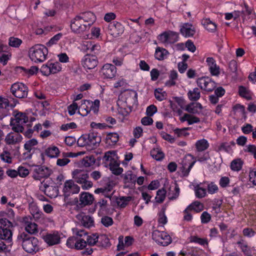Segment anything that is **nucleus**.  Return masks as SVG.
Instances as JSON below:
<instances>
[{"label": "nucleus", "instance_id": "33", "mask_svg": "<svg viewBox=\"0 0 256 256\" xmlns=\"http://www.w3.org/2000/svg\"><path fill=\"white\" fill-rule=\"evenodd\" d=\"M168 54V51L166 49L158 47L156 50L154 56L156 59L161 60H164Z\"/></svg>", "mask_w": 256, "mask_h": 256}, {"label": "nucleus", "instance_id": "1", "mask_svg": "<svg viewBox=\"0 0 256 256\" xmlns=\"http://www.w3.org/2000/svg\"><path fill=\"white\" fill-rule=\"evenodd\" d=\"M18 240L22 244V248L28 253H36L39 249L38 238L30 236L24 232L18 235Z\"/></svg>", "mask_w": 256, "mask_h": 256}, {"label": "nucleus", "instance_id": "31", "mask_svg": "<svg viewBox=\"0 0 256 256\" xmlns=\"http://www.w3.org/2000/svg\"><path fill=\"white\" fill-rule=\"evenodd\" d=\"M110 169L112 173L115 175H119L122 174L123 169L120 167L119 162L116 160L115 162L112 163L110 162L109 164Z\"/></svg>", "mask_w": 256, "mask_h": 256}, {"label": "nucleus", "instance_id": "39", "mask_svg": "<svg viewBox=\"0 0 256 256\" xmlns=\"http://www.w3.org/2000/svg\"><path fill=\"white\" fill-rule=\"evenodd\" d=\"M119 139V136L117 133H110L106 136V142L110 144H116Z\"/></svg>", "mask_w": 256, "mask_h": 256}, {"label": "nucleus", "instance_id": "42", "mask_svg": "<svg viewBox=\"0 0 256 256\" xmlns=\"http://www.w3.org/2000/svg\"><path fill=\"white\" fill-rule=\"evenodd\" d=\"M195 195L196 198H202L206 196V190L205 188L200 187L198 185L194 187Z\"/></svg>", "mask_w": 256, "mask_h": 256}, {"label": "nucleus", "instance_id": "14", "mask_svg": "<svg viewBox=\"0 0 256 256\" xmlns=\"http://www.w3.org/2000/svg\"><path fill=\"white\" fill-rule=\"evenodd\" d=\"M86 136L88 144V148H94L98 146L101 142L100 136L96 133L92 132L88 134H86Z\"/></svg>", "mask_w": 256, "mask_h": 256}, {"label": "nucleus", "instance_id": "61", "mask_svg": "<svg viewBox=\"0 0 256 256\" xmlns=\"http://www.w3.org/2000/svg\"><path fill=\"white\" fill-rule=\"evenodd\" d=\"M22 124L15 123V122H11V126H12V130L15 132V133L22 132L24 130V127L22 126Z\"/></svg>", "mask_w": 256, "mask_h": 256}, {"label": "nucleus", "instance_id": "45", "mask_svg": "<svg viewBox=\"0 0 256 256\" xmlns=\"http://www.w3.org/2000/svg\"><path fill=\"white\" fill-rule=\"evenodd\" d=\"M136 180V177H124V182L126 187L132 188L134 186Z\"/></svg>", "mask_w": 256, "mask_h": 256}, {"label": "nucleus", "instance_id": "57", "mask_svg": "<svg viewBox=\"0 0 256 256\" xmlns=\"http://www.w3.org/2000/svg\"><path fill=\"white\" fill-rule=\"evenodd\" d=\"M22 41L16 38L10 37L9 38L8 44L12 47L17 48L18 47L22 44Z\"/></svg>", "mask_w": 256, "mask_h": 256}, {"label": "nucleus", "instance_id": "35", "mask_svg": "<svg viewBox=\"0 0 256 256\" xmlns=\"http://www.w3.org/2000/svg\"><path fill=\"white\" fill-rule=\"evenodd\" d=\"M15 123L24 124L28 121V118L25 113L18 112L15 116Z\"/></svg>", "mask_w": 256, "mask_h": 256}, {"label": "nucleus", "instance_id": "56", "mask_svg": "<svg viewBox=\"0 0 256 256\" xmlns=\"http://www.w3.org/2000/svg\"><path fill=\"white\" fill-rule=\"evenodd\" d=\"M86 46H87L88 50L94 52L95 54L98 53L100 48L99 45L93 44L91 42H86Z\"/></svg>", "mask_w": 256, "mask_h": 256}, {"label": "nucleus", "instance_id": "29", "mask_svg": "<svg viewBox=\"0 0 256 256\" xmlns=\"http://www.w3.org/2000/svg\"><path fill=\"white\" fill-rule=\"evenodd\" d=\"M136 96V94L133 91H128L120 94L119 96V99H121L122 101L128 104Z\"/></svg>", "mask_w": 256, "mask_h": 256}, {"label": "nucleus", "instance_id": "55", "mask_svg": "<svg viewBox=\"0 0 256 256\" xmlns=\"http://www.w3.org/2000/svg\"><path fill=\"white\" fill-rule=\"evenodd\" d=\"M238 244L240 246V249L246 256H251V250L246 244L242 243L240 242H238Z\"/></svg>", "mask_w": 256, "mask_h": 256}, {"label": "nucleus", "instance_id": "47", "mask_svg": "<svg viewBox=\"0 0 256 256\" xmlns=\"http://www.w3.org/2000/svg\"><path fill=\"white\" fill-rule=\"evenodd\" d=\"M95 158L92 156H88L84 157L82 161V164L85 167H88L94 164L95 162Z\"/></svg>", "mask_w": 256, "mask_h": 256}, {"label": "nucleus", "instance_id": "13", "mask_svg": "<svg viewBox=\"0 0 256 256\" xmlns=\"http://www.w3.org/2000/svg\"><path fill=\"white\" fill-rule=\"evenodd\" d=\"M79 205L84 207L91 205L94 200V196L88 192H82L79 196Z\"/></svg>", "mask_w": 256, "mask_h": 256}, {"label": "nucleus", "instance_id": "64", "mask_svg": "<svg viewBox=\"0 0 256 256\" xmlns=\"http://www.w3.org/2000/svg\"><path fill=\"white\" fill-rule=\"evenodd\" d=\"M78 144L80 146H86L88 148V144L87 142V138L86 134L82 135L78 140Z\"/></svg>", "mask_w": 256, "mask_h": 256}, {"label": "nucleus", "instance_id": "23", "mask_svg": "<svg viewBox=\"0 0 256 256\" xmlns=\"http://www.w3.org/2000/svg\"><path fill=\"white\" fill-rule=\"evenodd\" d=\"M209 70L212 76H218L220 74V67L217 66L216 60L212 58H208L206 60Z\"/></svg>", "mask_w": 256, "mask_h": 256}, {"label": "nucleus", "instance_id": "36", "mask_svg": "<svg viewBox=\"0 0 256 256\" xmlns=\"http://www.w3.org/2000/svg\"><path fill=\"white\" fill-rule=\"evenodd\" d=\"M86 246V240L83 237L78 236L76 235V240L74 247L77 250H82Z\"/></svg>", "mask_w": 256, "mask_h": 256}, {"label": "nucleus", "instance_id": "44", "mask_svg": "<svg viewBox=\"0 0 256 256\" xmlns=\"http://www.w3.org/2000/svg\"><path fill=\"white\" fill-rule=\"evenodd\" d=\"M0 159L4 162L10 164L12 162V158L10 154L7 150L4 151L0 154Z\"/></svg>", "mask_w": 256, "mask_h": 256}, {"label": "nucleus", "instance_id": "21", "mask_svg": "<svg viewBox=\"0 0 256 256\" xmlns=\"http://www.w3.org/2000/svg\"><path fill=\"white\" fill-rule=\"evenodd\" d=\"M93 106L92 102L88 100H83L79 107L78 112L83 116H86L92 110Z\"/></svg>", "mask_w": 256, "mask_h": 256}, {"label": "nucleus", "instance_id": "51", "mask_svg": "<svg viewBox=\"0 0 256 256\" xmlns=\"http://www.w3.org/2000/svg\"><path fill=\"white\" fill-rule=\"evenodd\" d=\"M38 144L37 140L32 138L27 141L24 145V148L28 151V152H30L33 146H36Z\"/></svg>", "mask_w": 256, "mask_h": 256}, {"label": "nucleus", "instance_id": "40", "mask_svg": "<svg viewBox=\"0 0 256 256\" xmlns=\"http://www.w3.org/2000/svg\"><path fill=\"white\" fill-rule=\"evenodd\" d=\"M188 208L190 210H194L196 212H199L203 210L204 205L201 202L196 201L190 204Z\"/></svg>", "mask_w": 256, "mask_h": 256}, {"label": "nucleus", "instance_id": "8", "mask_svg": "<svg viewBox=\"0 0 256 256\" xmlns=\"http://www.w3.org/2000/svg\"><path fill=\"white\" fill-rule=\"evenodd\" d=\"M80 191V187L76 184L73 180H66L63 188L64 195L68 197L72 194H78Z\"/></svg>", "mask_w": 256, "mask_h": 256}, {"label": "nucleus", "instance_id": "16", "mask_svg": "<svg viewBox=\"0 0 256 256\" xmlns=\"http://www.w3.org/2000/svg\"><path fill=\"white\" fill-rule=\"evenodd\" d=\"M97 58L94 56L87 55L84 58L82 64L86 70L94 68L98 64Z\"/></svg>", "mask_w": 256, "mask_h": 256}, {"label": "nucleus", "instance_id": "53", "mask_svg": "<svg viewBox=\"0 0 256 256\" xmlns=\"http://www.w3.org/2000/svg\"><path fill=\"white\" fill-rule=\"evenodd\" d=\"M51 74H56L62 70V67L58 62L52 63L50 62Z\"/></svg>", "mask_w": 256, "mask_h": 256}, {"label": "nucleus", "instance_id": "11", "mask_svg": "<svg viewBox=\"0 0 256 256\" xmlns=\"http://www.w3.org/2000/svg\"><path fill=\"white\" fill-rule=\"evenodd\" d=\"M73 232L78 236L83 237L86 240V244H88L90 246H94L98 242V236H96V234L88 236L87 232L82 230L74 228Z\"/></svg>", "mask_w": 256, "mask_h": 256}, {"label": "nucleus", "instance_id": "9", "mask_svg": "<svg viewBox=\"0 0 256 256\" xmlns=\"http://www.w3.org/2000/svg\"><path fill=\"white\" fill-rule=\"evenodd\" d=\"M70 27L72 31L76 33H80L89 29L78 15L72 20Z\"/></svg>", "mask_w": 256, "mask_h": 256}, {"label": "nucleus", "instance_id": "52", "mask_svg": "<svg viewBox=\"0 0 256 256\" xmlns=\"http://www.w3.org/2000/svg\"><path fill=\"white\" fill-rule=\"evenodd\" d=\"M190 241L192 242L198 244L201 246H205L208 244V242L206 238H202L196 236H192Z\"/></svg>", "mask_w": 256, "mask_h": 256}, {"label": "nucleus", "instance_id": "50", "mask_svg": "<svg viewBox=\"0 0 256 256\" xmlns=\"http://www.w3.org/2000/svg\"><path fill=\"white\" fill-rule=\"evenodd\" d=\"M97 242L103 247H106L110 246L109 239L104 234L98 236V240Z\"/></svg>", "mask_w": 256, "mask_h": 256}, {"label": "nucleus", "instance_id": "48", "mask_svg": "<svg viewBox=\"0 0 256 256\" xmlns=\"http://www.w3.org/2000/svg\"><path fill=\"white\" fill-rule=\"evenodd\" d=\"M78 182L81 184L83 190H88L92 186V182L88 180L83 178L80 179Z\"/></svg>", "mask_w": 256, "mask_h": 256}, {"label": "nucleus", "instance_id": "38", "mask_svg": "<svg viewBox=\"0 0 256 256\" xmlns=\"http://www.w3.org/2000/svg\"><path fill=\"white\" fill-rule=\"evenodd\" d=\"M12 244L8 243L6 241L0 240V252L6 254L10 252Z\"/></svg>", "mask_w": 256, "mask_h": 256}, {"label": "nucleus", "instance_id": "2", "mask_svg": "<svg viewBox=\"0 0 256 256\" xmlns=\"http://www.w3.org/2000/svg\"><path fill=\"white\" fill-rule=\"evenodd\" d=\"M48 54V49L42 44L35 45L29 50V56L35 62H44L46 59Z\"/></svg>", "mask_w": 256, "mask_h": 256}, {"label": "nucleus", "instance_id": "49", "mask_svg": "<svg viewBox=\"0 0 256 256\" xmlns=\"http://www.w3.org/2000/svg\"><path fill=\"white\" fill-rule=\"evenodd\" d=\"M207 190L208 194H213L218 191V186L214 182H210L207 185Z\"/></svg>", "mask_w": 256, "mask_h": 256}, {"label": "nucleus", "instance_id": "43", "mask_svg": "<svg viewBox=\"0 0 256 256\" xmlns=\"http://www.w3.org/2000/svg\"><path fill=\"white\" fill-rule=\"evenodd\" d=\"M242 161L240 159L234 160L231 162V168L233 170L238 171L242 168Z\"/></svg>", "mask_w": 256, "mask_h": 256}, {"label": "nucleus", "instance_id": "25", "mask_svg": "<svg viewBox=\"0 0 256 256\" xmlns=\"http://www.w3.org/2000/svg\"><path fill=\"white\" fill-rule=\"evenodd\" d=\"M202 106L200 103L198 102H191L186 105L185 108V110L192 114H198L201 112Z\"/></svg>", "mask_w": 256, "mask_h": 256}, {"label": "nucleus", "instance_id": "7", "mask_svg": "<svg viewBox=\"0 0 256 256\" xmlns=\"http://www.w3.org/2000/svg\"><path fill=\"white\" fill-rule=\"evenodd\" d=\"M197 84L201 89L212 92L216 87V84L208 77H202L198 79Z\"/></svg>", "mask_w": 256, "mask_h": 256}, {"label": "nucleus", "instance_id": "30", "mask_svg": "<svg viewBox=\"0 0 256 256\" xmlns=\"http://www.w3.org/2000/svg\"><path fill=\"white\" fill-rule=\"evenodd\" d=\"M202 24L204 27L210 32H214L216 30V26L215 23L211 21L209 18L202 20Z\"/></svg>", "mask_w": 256, "mask_h": 256}, {"label": "nucleus", "instance_id": "26", "mask_svg": "<svg viewBox=\"0 0 256 256\" xmlns=\"http://www.w3.org/2000/svg\"><path fill=\"white\" fill-rule=\"evenodd\" d=\"M158 236L160 238L156 240L158 244L162 246H167L172 242V239L170 236L165 232H158Z\"/></svg>", "mask_w": 256, "mask_h": 256}, {"label": "nucleus", "instance_id": "46", "mask_svg": "<svg viewBox=\"0 0 256 256\" xmlns=\"http://www.w3.org/2000/svg\"><path fill=\"white\" fill-rule=\"evenodd\" d=\"M131 200L132 198L130 196L121 197L117 200L118 205L121 208H124Z\"/></svg>", "mask_w": 256, "mask_h": 256}, {"label": "nucleus", "instance_id": "24", "mask_svg": "<svg viewBox=\"0 0 256 256\" xmlns=\"http://www.w3.org/2000/svg\"><path fill=\"white\" fill-rule=\"evenodd\" d=\"M22 139V136L20 134L10 132L6 135L4 140L8 144H14L20 142Z\"/></svg>", "mask_w": 256, "mask_h": 256}, {"label": "nucleus", "instance_id": "58", "mask_svg": "<svg viewBox=\"0 0 256 256\" xmlns=\"http://www.w3.org/2000/svg\"><path fill=\"white\" fill-rule=\"evenodd\" d=\"M151 154L152 156L156 160H161L164 157V154L162 152H160L158 148L154 149L151 152Z\"/></svg>", "mask_w": 256, "mask_h": 256}, {"label": "nucleus", "instance_id": "15", "mask_svg": "<svg viewBox=\"0 0 256 256\" xmlns=\"http://www.w3.org/2000/svg\"><path fill=\"white\" fill-rule=\"evenodd\" d=\"M76 218L81 224L86 228H90L94 225V219L84 213H80L76 216Z\"/></svg>", "mask_w": 256, "mask_h": 256}, {"label": "nucleus", "instance_id": "37", "mask_svg": "<svg viewBox=\"0 0 256 256\" xmlns=\"http://www.w3.org/2000/svg\"><path fill=\"white\" fill-rule=\"evenodd\" d=\"M209 146L208 141L204 139L198 140L196 143V146L197 150L199 152H202L208 148Z\"/></svg>", "mask_w": 256, "mask_h": 256}, {"label": "nucleus", "instance_id": "32", "mask_svg": "<svg viewBox=\"0 0 256 256\" xmlns=\"http://www.w3.org/2000/svg\"><path fill=\"white\" fill-rule=\"evenodd\" d=\"M188 96L190 100L196 101L200 98V91L198 88H194L188 92Z\"/></svg>", "mask_w": 256, "mask_h": 256}, {"label": "nucleus", "instance_id": "27", "mask_svg": "<svg viewBox=\"0 0 256 256\" xmlns=\"http://www.w3.org/2000/svg\"><path fill=\"white\" fill-rule=\"evenodd\" d=\"M8 176H27L29 174V170L24 166H19L18 171L16 170H8L6 172Z\"/></svg>", "mask_w": 256, "mask_h": 256}, {"label": "nucleus", "instance_id": "54", "mask_svg": "<svg viewBox=\"0 0 256 256\" xmlns=\"http://www.w3.org/2000/svg\"><path fill=\"white\" fill-rule=\"evenodd\" d=\"M190 128H176L174 130V132L178 137L186 136L189 135V133L186 132L187 130H190Z\"/></svg>", "mask_w": 256, "mask_h": 256}, {"label": "nucleus", "instance_id": "59", "mask_svg": "<svg viewBox=\"0 0 256 256\" xmlns=\"http://www.w3.org/2000/svg\"><path fill=\"white\" fill-rule=\"evenodd\" d=\"M238 92L240 96L248 100H250V96L249 95V90L246 89V88L243 86H240Z\"/></svg>", "mask_w": 256, "mask_h": 256}, {"label": "nucleus", "instance_id": "28", "mask_svg": "<svg viewBox=\"0 0 256 256\" xmlns=\"http://www.w3.org/2000/svg\"><path fill=\"white\" fill-rule=\"evenodd\" d=\"M116 158L117 156L116 152L110 150L105 153L103 160L109 165L110 162H112V163L115 162L117 160Z\"/></svg>", "mask_w": 256, "mask_h": 256}, {"label": "nucleus", "instance_id": "6", "mask_svg": "<svg viewBox=\"0 0 256 256\" xmlns=\"http://www.w3.org/2000/svg\"><path fill=\"white\" fill-rule=\"evenodd\" d=\"M5 222L4 221L0 222V239L8 243L12 244V234L10 228L12 226V225L2 224Z\"/></svg>", "mask_w": 256, "mask_h": 256}, {"label": "nucleus", "instance_id": "17", "mask_svg": "<svg viewBox=\"0 0 256 256\" xmlns=\"http://www.w3.org/2000/svg\"><path fill=\"white\" fill-rule=\"evenodd\" d=\"M28 217H24L23 218V222L25 224V230L29 234H34L38 232V225L30 220Z\"/></svg>", "mask_w": 256, "mask_h": 256}, {"label": "nucleus", "instance_id": "5", "mask_svg": "<svg viewBox=\"0 0 256 256\" xmlns=\"http://www.w3.org/2000/svg\"><path fill=\"white\" fill-rule=\"evenodd\" d=\"M193 160L194 157L191 154H188L185 156L182 160L180 168L184 176H188L189 174L190 169L196 163V161Z\"/></svg>", "mask_w": 256, "mask_h": 256}, {"label": "nucleus", "instance_id": "63", "mask_svg": "<svg viewBox=\"0 0 256 256\" xmlns=\"http://www.w3.org/2000/svg\"><path fill=\"white\" fill-rule=\"evenodd\" d=\"M41 72L44 76H48L51 74L50 62H47L46 64H44L40 68Z\"/></svg>", "mask_w": 256, "mask_h": 256}, {"label": "nucleus", "instance_id": "41", "mask_svg": "<svg viewBox=\"0 0 256 256\" xmlns=\"http://www.w3.org/2000/svg\"><path fill=\"white\" fill-rule=\"evenodd\" d=\"M166 196V190L164 188L160 189L157 191L156 196L155 198L156 202L158 203L162 202Z\"/></svg>", "mask_w": 256, "mask_h": 256}, {"label": "nucleus", "instance_id": "3", "mask_svg": "<svg viewBox=\"0 0 256 256\" xmlns=\"http://www.w3.org/2000/svg\"><path fill=\"white\" fill-rule=\"evenodd\" d=\"M104 186L102 188H98L94 190L96 194H103L107 197L110 198V196L106 195V193L110 192L114 186L116 184L118 181L115 177H105L104 180Z\"/></svg>", "mask_w": 256, "mask_h": 256}, {"label": "nucleus", "instance_id": "10", "mask_svg": "<svg viewBox=\"0 0 256 256\" xmlns=\"http://www.w3.org/2000/svg\"><path fill=\"white\" fill-rule=\"evenodd\" d=\"M43 239L50 246L58 244L60 242L61 234L58 231H53L44 235Z\"/></svg>", "mask_w": 256, "mask_h": 256}, {"label": "nucleus", "instance_id": "12", "mask_svg": "<svg viewBox=\"0 0 256 256\" xmlns=\"http://www.w3.org/2000/svg\"><path fill=\"white\" fill-rule=\"evenodd\" d=\"M101 72L104 78H112L116 76V68L112 64H106L102 66Z\"/></svg>", "mask_w": 256, "mask_h": 256}, {"label": "nucleus", "instance_id": "4", "mask_svg": "<svg viewBox=\"0 0 256 256\" xmlns=\"http://www.w3.org/2000/svg\"><path fill=\"white\" fill-rule=\"evenodd\" d=\"M10 90L15 97L19 98H24L28 96V88L22 83L14 84L11 86Z\"/></svg>", "mask_w": 256, "mask_h": 256}, {"label": "nucleus", "instance_id": "19", "mask_svg": "<svg viewBox=\"0 0 256 256\" xmlns=\"http://www.w3.org/2000/svg\"><path fill=\"white\" fill-rule=\"evenodd\" d=\"M109 33L114 37L118 36L124 32V28L121 24L116 22L110 24L108 26Z\"/></svg>", "mask_w": 256, "mask_h": 256}, {"label": "nucleus", "instance_id": "34", "mask_svg": "<svg viewBox=\"0 0 256 256\" xmlns=\"http://www.w3.org/2000/svg\"><path fill=\"white\" fill-rule=\"evenodd\" d=\"M45 153L48 156L52 158L58 156L60 151L57 147L53 146L46 149Z\"/></svg>", "mask_w": 256, "mask_h": 256}, {"label": "nucleus", "instance_id": "22", "mask_svg": "<svg viewBox=\"0 0 256 256\" xmlns=\"http://www.w3.org/2000/svg\"><path fill=\"white\" fill-rule=\"evenodd\" d=\"M180 32L185 37H190L195 34L196 29L191 24L186 23L182 26Z\"/></svg>", "mask_w": 256, "mask_h": 256}, {"label": "nucleus", "instance_id": "18", "mask_svg": "<svg viewBox=\"0 0 256 256\" xmlns=\"http://www.w3.org/2000/svg\"><path fill=\"white\" fill-rule=\"evenodd\" d=\"M78 16H80L82 20L84 21V23H85L89 28L96 20L95 15L90 12H83Z\"/></svg>", "mask_w": 256, "mask_h": 256}, {"label": "nucleus", "instance_id": "20", "mask_svg": "<svg viewBox=\"0 0 256 256\" xmlns=\"http://www.w3.org/2000/svg\"><path fill=\"white\" fill-rule=\"evenodd\" d=\"M43 190L44 194L50 198L56 197L58 194V190L56 186L46 184L44 182H43Z\"/></svg>", "mask_w": 256, "mask_h": 256}, {"label": "nucleus", "instance_id": "60", "mask_svg": "<svg viewBox=\"0 0 256 256\" xmlns=\"http://www.w3.org/2000/svg\"><path fill=\"white\" fill-rule=\"evenodd\" d=\"M62 34L59 33L54 36L50 40L46 43L48 46H50L52 45L56 44L62 38Z\"/></svg>", "mask_w": 256, "mask_h": 256}, {"label": "nucleus", "instance_id": "62", "mask_svg": "<svg viewBox=\"0 0 256 256\" xmlns=\"http://www.w3.org/2000/svg\"><path fill=\"white\" fill-rule=\"evenodd\" d=\"M201 222L202 224H207L211 220V216L207 212H204L200 216Z\"/></svg>", "mask_w": 256, "mask_h": 256}]
</instances>
